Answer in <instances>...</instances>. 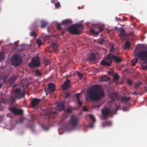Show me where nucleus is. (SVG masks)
Instances as JSON below:
<instances>
[{
    "mask_svg": "<svg viewBox=\"0 0 147 147\" xmlns=\"http://www.w3.org/2000/svg\"><path fill=\"white\" fill-rule=\"evenodd\" d=\"M17 123H18L21 124L23 123V120L22 119H21L19 121H18L17 122Z\"/></svg>",
    "mask_w": 147,
    "mask_h": 147,
    "instance_id": "obj_49",
    "label": "nucleus"
},
{
    "mask_svg": "<svg viewBox=\"0 0 147 147\" xmlns=\"http://www.w3.org/2000/svg\"><path fill=\"white\" fill-rule=\"evenodd\" d=\"M37 34L35 31H32L30 33V35L32 36H34L36 35Z\"/></svg>",
    "mask_w": 147,
    "mask_h": 147,
    "instance_id": "obj_37",
    "label": "nucleus"
},
{
    "mask_svg": "<svg viewBox=\"0 0 147 147\" xmlns=\"http://www.w3.org/2000/svg\"><path fill=\"white\" fill-rule=\"evenodd\" d=\"M88 98L90 100L97 101L105 96L102 87L98 84L91 86L87 90Z\"/></svg>",
    "mask_w": 147,
    "mask_h": 147,
    "instance_id": "obj_1",
    "label": "nucleus"
},
{
    "mask_svg": "<svg viewBox=\"0 0 147 147\" xmlns=\"http://www.w3.org/2000/svg\"><path fill=\"white\" fill-rule=\"evenodd\" d=\"M106 124L108 126H111L112 124V122L111 121H106Z\"/></svg>",
    "mask_w": 147,
    "mask_h": 147,
    "instance_id": "obj_43",
    "label": "nucleus"
},
{
    "mask_svg": "<svg viewBox=\"0 0 147 147\" xmlns=\"http://www.w3.org/2000/svg\"><path fill=\"white\" fill-rule=\"evenodd\" d=\"M102 125L103 127H105L106 125H105V123H102Z\"/></svg>",
    "mask_w": 147,
    "mask_h": 147,
    "instance_id": "obj_58",
    "label": "nucleus"
},
{
    "mask_svg": "<svg viewBox=\"0 0 147 147\" xmlns=\"http://www.w3.org/2000/svg\"><path fill=\"white\" fill-rule=\"evenodd\" d=\"M112 59L116 63H119L122 61V60L121 57L111 53Z\"/></svg>",
    "mask_w": 147,
    "mask_h": 147,
    "instance_id": "obj_16",
    "label": "nucleus"
},
{
    "mask_svg": "<svg viewBox=\"0 0 147 147\" xmlns=\"http://www.w3.org/2000/svg\"><path fill=\"white\" fill-rule=\"evenodd\" d=\"M16 94L15 96L17 99H20L25 96V94L21 92V90L20 88H16L15 90Z\"/></svg>",
    "mask_w": 147,
    "mask_h": 147,
    "instance_id": "obj_11",
    "label": "nucleus"
},
{
    "mask_svg": "<svg viewBox=\"0 0 147 147\" xmlns=\"http://www.w3.org/2000/svg\"><path fill=\"white\" fill-rule=\"evenodd\" d=\"M108 74L109 75H113V71H109L108 72Z\"/></svg>",
    "mask_w": 147,
    "mask_h": 147,
    "instance_id": "obj_50",
    "label": "nucleus"
},
{
    "mask_svg": "<svg viewBox=\"0 0 147 147\" xmlns=\"http://www.w3.org/2000/svg\"><path fill=\"white\" fill-rule=\"evenodd\" d=\"M93 123H90V124H89V127L91 128H93V127H94V125H93Z\"/></svg>",
    "mask_w": 147,
    "mask_h": 147,
    "instance_id": "obj_51",
    "label": "nucleus"
},
{
    "mask_svg": "<svg viewBox=\"0 0 147 147\" xmlns=\"http://www.w3.org/2000/svg\"><path fill=\"white\" fill-rule=\"evenodd\" d=\"M89 117L92 122L93 123H94L96 121V119L95 117L92 115H89Z\"/></svg>",
    "mask_w": 147,
    "mask_h": 147,
    "instance_id": "obj_28",
    "label": "nucleus"
},
{
    "mask_svg": "<svg viewBox=\"0 0 147 147\" xmlns=\"http://www.w3.org/2000/svg\"><path fill=\"white\" fill-rule=\"evenodd\" d=\"M137 62L138 59L137 58H135L133 59L131 61L132 65L133 66L135 65Z\"/></svg>",
    "mask_w": 147,
    "mask_h": 147,
    "instance_id": "obj_29",
    "label": "nucleus"
},
{
    "mask_svg": "<svg viewBox=\"0 0 147 147\" xmlns=\"http://www.w3.org/2000/svg\"><path fill=\"white\" fill-rule=\"evenodd\" d=\"M110 98L111 101L113 102H115L116 100L114 97H113L112 96H111L110 97Z\"/></svg>",
    "mask_w": 147,
    "mask_h": 147,
    "instance_id": "obj_40",
    "label": "nucleus"
},
{
    "mask_svg": "<svg viewBox=\"0 0 147 147\" xmlns=\"http://www.w3.org/2000/svg\"><path fill=\"white\" fill-rule=\"evenodd\" d=\"M130 99V97L122 96L121 98V100L122 102L126 103L127 102L129 101Z\"/></svg>",
    "mask_w": 147,
    "mask_h": 147,
    "instance_id": "obj_18",
    "label": "nucleus"
},
{
    "mask_svg": "<svg viewBox=\"0 0 147 147\" xmlns=\"http://www.w3.org/2000/svg\"><path fill=\"white\" fill-rule=\"evenodd\" d=\"M120 29L121 30L119 33V36L121 39L123 40H126L128 39L131 36V34L126 33L123 28H121Z\"/></svg>",
    "mask_w": 147,
    "mask_h": 147,
    "instance_id": "obj_6",
    "label": "nucleus"
},
{
    "mask_svg": "<svg viewBox=\"0 0 147 147\" xmlns=\"http://www.w3.org/2000/svg\"><path fill=\"white\" fill-rule=\"evenodd\" d=\"M127 82L130 86H131L132 84V81L129 79L127 80Z\"/></svg>",
    "mask_w": 147,
    "mask_h": 147,
    "instance_id": "obj_38",
    "label": "nucleus"
},
{
    "mask_svg": "<svg viewBox=\"0 0 147 147\" xmlns=\"http://www.w3.org/2000/svg\"><path fill=\"white\" fill-rule=\"evenodd\" d=\"M73 109L72 108H67L65 112L68 113H71L72 112Z\"/></svg>",
    "mask_w": 147,
    "mask_h": 147,
    "instance_id": "obj_32",
    "label": "nucleus"
},
{
    "mask_svg": "<svg viewBox=\"0 0 147 147\" xmlns=\"http://www.w3.org/2000/svg\"><path fill=\"white\" fill-rule=\"evenodd\" d=\"M82 25V24H72L67 28V29L72 34L79 35L83 30Z\"/></svg>",
    "mask_w": 147,
    "mask_h": 147,
    "instance_id": "obj_2",
    "label": "nucleus"
},
{
    "mask_svg": "<svg viewBox=\"0 0 147 147\" xmlns=\"http://www.w3.org/2000/svg\"><path fill=\"white\" fill-rule=\"evenodd\" d=\"M65 105V102L64 101L60 102L57 105L58 109L59 111H61L64 110Z\"/></svg>",
    "mask_w": 147,
    "mask_h": 147,
    "instance_id": "obj_14",
    "label": "nucleus"
},
{
    "mask_svg": "<svg viewBox=\"0 0 147 147\" xmlns=\"http://www.w3.org/2000/svg\"><path fill=\"white\" fill-rule=\"evenodd\" d=\"M115 107H116V109L115 110V112H116L118 110V107L117 104H116L115 105Z\"/></svg>",
    "mask_w": 147,
    "mask_h": 147,
    "instance_id": "obj_53",
    "label": "nucleus"
},
{
    "mask_svg": "<svg viewBox=\"0 0 147 147\" xmlns=\"http://www.w3.org/2000/svg\"><path fill=\"white\" fill-rule=\"evenodd\" d=\"M47 88H45V90L46 92L49 94H51L54 92L56 87L55 85L53 83H49L47 86Z\"/></svg>",
    "mask_w": 147,
    "mask_h": 147,
    "instance_id": "obj_8",
    "label": "nucleus"
},
{
    "mask_svg": "<svg viewBox=\"0 0 147 147\" xmlns=\"http://www.w3.org/2000/svg\"><path fill=\"white\" fill-rule=\"evenodd\" d=\"M17 79V77L14 76H13L10 77L8 80V82L10 84H12Z\"/></svg>",
    "mask_w": 147,
    "mask_h": 147,
    "instance_id": "obj_19",
    "label": "nucleus"
},
{
    "mask_svg": "<svg viewBox=\"0 0 147 147\" xmlns=\"http://www.w3.org/2000/svg\"><path fill=\"white\" fill-rule=\"evenodd\" d=\"M57 29L58 30H61V25L59 24L58 23L57 25Z\"/></svg>",
    "mask_w": 147,
    "mask_h": 147,
    "instance_id": "obj_48",
    "label": "nucleus"
},
{
    "mask_svg": "<svg viewBox=\"0 0 147 147\" xmlns=\"http://www.w3.org/2000/svg\"><path fill=\"white\" fill-rule=\"evenodd\" d=\"M11 62L12 65L16 67L20 65L22 63V60L19 54H14L11 57Z\"/></svg>",
    "mask_w": 147,
    "mask_h": 147,
    "instance_id": "obj_4",
    "label": "nucleus"
},
{
    "mask_svg": "<svg viewBox=\"0 0 147 147\" xmlns=\"http://www.w3.org/2000/svg\"><path fill=\"white\" fill-rule=\"evenodd\" d=\"M115 49L114 45H113L112 44L110 47L109 51L110 52H113Z\"/></svg>",
    "mask_w": 147,
    "mask_h": 147,
    "instance_id": "obj_34",
    "label": "nucleus"
},
{
    "mask_svg": "<svg viewBox=\"0 0 147 147\" xmlns=\"http://www.w3.org/2000/svg\"><path fill=\"white\" fill-rule=\"evenodd\" d=\"M113 77L114 80V82H116L118 80L119 78V76L117 73H115L113 75Z\"/></svg>",
    "mask_w": 147,
    "mask_h": 147,
    "instance_id": "obj_23",
    "label": "nucleus"
},
{
    "mask_svg": "<svg viewBox=\"0 0 147 147\" xmlns=\"http://www.w3.org/2000/svg\"><path fill=\"white\" fill-rule=\"evenodd\" d=\"M83 110L85 111H88V109L87 108L85 107H84L83 109Z\"/></svg>",
    "mask_w": 147,
    "mask_h": 147,
    "instance_id": "obj_55",
    "label": "nucleus"
},
{
    "mask_svg": "<svg viewBox=\"0 0 147 147\" xmlns=\"http://www.w3.org/2000/svg\"><path fill=\"white\" fill-rule=\"evenodd\" d=\"M36 74L38 76H40L41 75V73L39 70H36Z\"/></svg>",
    "mask_w": 147,
    "mask_h": 147,
    "instance_id": "obj_46",
    "label": "nucleus"
},
{
    "mask_svg": "<svg viewBox=\"0 0 147 147\" xmlns=\"http://www.w3.org/2000/svg\"><path fill=\"white\" fill-rule=\"evenodd\" d=\"M10 111L15 115H21L23 113V111L21 109H18L16 108L13 107L10 109Z\"/></svg>",
    "mask_w": 147,
    "mask_h": 147,
    "instance_id": "obj_13",
    "label": "nucleus"
},
{
    "mask_svg": "<svg viewBox=\"0 0 147 147\" xmlns=\"http://www.w3.org/2000/svg\"><path fill=\"white\" fill-rule=\"evenodd\" d=\"M96 59V55L93 53H91L87 58V61L90 62H92Z\"/></svg>",
    "mask_w": 147,
    "mask_h": 147,
    "instance_id": "obj_17",
    "label": "nucleus"
},
{
    "mask_svg": "<svg viewBox=\"0 0 147 147\" xmlns=\"http://www.w3.org/2000/svg\"><path fill=\"white\" fill-rule=\"evenodd\" d=\"M143 62L141 65V67L143 69H144L147 67V62L146 61Z\"/></svg>",
    "mask_w": 147,
    "mask_h": 147,
    "instance_id": "obj_26",
    "label": "nucleus"
},
{
    "mask_svg": "<svg viewBox=\"0 0 147 147\" xmlns=\"http://www.w3.org/2000/svg\"><path fill=\"white\" fill-rule=\"evenodd\" d=\"M77 74L78 76L80 79H81L83 76V74H81L79 71L77 72Z\"/></svg>",
    "mask_w": 147,
    "mask_h": 147,
    "instance_id": "obj_39",
    "label": "nucleus"
},
{
    "mask_svg": "<svg viewBox=\"0 0 147 147\" xmlns=\"http://www.w3.org/2000/svg\"><path fill=\"white\" fill-rule=\"evenodd\" d=\"M51 46L54 50H57L58 49V45L56 43H53L51 45Z\"/></svg>",
    "mask_w": 147,
    "mask_h": 147,
    "instance_id": "obj_30",
    "label": "nucleus"
},
{
    "mask_svg": "<svg viewBox=\"0 0 147 147\" xmlns=\"http://www.w3.org/2000/svg\"><path fill=\"white\" fill-rule=\"evenodd\" d=\"M75 95L77 100L80 99V97L81 95V94L80 93H77Z\"/></svg>",
    "mask_w": 147,
    "mask_h": 147,
    "instance_id": "obj_41",
    "label": "nucleus"
},
{
    "mask_svg": "<svg viewBox=\"0 0 147 147\" xmlns=\"http://www.w3.org/2000/svg\"><path fill=\"white\" fill-rule=\"evenodd\" d=\"M131 46V44L129 42L127 41L125 42L124 45V49H129Z\"/></svg>",
    "mask_w": 147,
    "mask_h": 147,
    "instance_id": "obj_21",
    "label": "nucleus"
},
{
    "mask_svg": "<svg viewBox=\"0 0 147 147\" xmlns=\"http://www.w3.org/2000/svg\"><path fill=\"white\" fill-rule=\"evenodd\" d=\"M70 93L69 92H66L65 93V98H68L70 95Z\"/></svg>",
    "mask_w": 147,
    "mask_h": 147,
    "instance_id": "obj_42",
    "label": "nucleus"
},
{
    "mask_svg": "<svg viewBox=\"0 0 147 147\" xmlns=\"http://www.w3.org/2000/svg\"><path fill=\"white\" fill-rule=\"evenodd\" d=\"M115 96L116 97V98H117V93H115Z\"/></svg>",
    "mask_w": 147,
    "mask_h": 147,
    "instance_id": "obj_59",
    "label": "nucleus"
},
{
    "mask_svg": "<svg viewBox=\"0 0 147 147\" xmlns=\"http://www.w3.org/2000/svg\"><path fill=\"white\" fill-rule=\"evenodd\" d=\"M70 82V80L67 79L64 84L61 85V88L62 89L65 90L67 89L69 87H70L69 84Z\"/></svg>",
    "mask_w": 147,
    "mask_h": 147,
    "instance_id": "obj_15",
    "label": "nucleus"
},
{
    "mask_svg": "<svg viewBox=\"0 0 147 147\" xmlns=\"http://www.w3.org/2000/svg\"><path fill=\"white\" fill-rule=\"evenodd\" d=\"M41 102L40 99L34 98L31 100V105L32 107L34 108L40 103Z\"/></svg>",
    "mask_w": 147,
    "mask_h": 147,
    "instance_id": "obj_12",
    "label": "nucleus"
},
{
    "mask_svg": "<svg viewBox=\"0 0 147 147\" xmlns=\"http://www.w3.org/2000/svg\"><path fill=\"white\" fill-rule=\"evenodd\" d=\"M65 72V71L64 70H62L61 71V73H64V72Z\"/></svg>",
    "mask_w": 147,
    "mask_h": 147,
    "instance_id": "obj_60",
    "label": "nucleus"
},
{
    "mask_svg": "<svg viewBox=\"0 0 147 147\" xmlns=\"http://www.w3.org/2000/svg\"><path fill=\"white\" fill-rule=\"evenodd\" d=\"M60 4L59 2L57 3H56L55 4V7L56 8H58L60 7Z\"/></svg>",
    "mask_w": 147,
    "mask_h": 147,
    "instance_id": "obj_44",
    "label": "nucleus"
},
{
    "mask_svg": "<svg viewBox=\"0 0 147 147\" xmlns=\"http://www.w3.org/2000/svg\"><path fill=\"white\" fill-rule=\"evenodd\" d=\"M132 94L133 95H136V92H134L133 93H132Z\"/></svg>",
    "mask_w": 147,
    "mask_h": 147,
    "instance_id": "obj_64",
    "label": "nucleus"
},
{
    "mask_svg": "<svg viewBox=\"0 0 147 147\" xmlns=\"http://www.w3.org/2000/svg\"><path fill=\"white\" fill-rule=\"evenodd\" d=\"M113 63L111 53H110L104 57L100 62V65L103 66H111Z\"/></svg>",
    "mask_w": 147,
    "mask_h": 147,
    "instance_id": "obj_3",
    "label": "nucleus"
},
{
    "mask_svg": "<svg viewBox=\"0 0 147 147\" xmlns=\"http://www.w3.org/2000/svg\"><path fill=\"white\" fill-rule=\"evenodd\" d=\"M50 63V61L49 60H47L45 62V64L46 66H47L49 65Z\"/></svg>",
    "mask_w": 147,
    "mask_h": 147,
    "instance_id": "obj_47",
    "label": "nucleus"
},
{
    "mask_svg": "<svg viewBox=\"0 0 147 147\" xmlns=\"http://www.w3.org/2000/svg\"><path fill=\"white\" fill-rule=\"evenodd\" d=\"M42 127L45 130H47L48 129V128L47 127H46L45 126H43Z\"/></svg>",
    "mask_w": 147,
    "mask_h": 147,
    "instance_id": "obj_56",
    "label": "nucleus"
},
{
    "mask_svg": "<svg viewBox=\"0 0 147 147\" xmlns=\"http://www.w3.org/2000/svg\"><path fill=\"white\" fill-rule=\"evenodd\" d=\"M5 58L4 54L3 53H0V58L1 60H3Z\"/></svg>",
    "mask_w": 147,
    "mask_h": 147,
    "instance_id": "obj_36",
    "label": "nucleus"
},
{
    "mask_svg": "<svg viewBox=\"0 0 147 147\" xmlns=\"http://www.w3.org/2000/svg\"><path fill=\"white\" fill-rule=\"evenodd\" d=\"M36 42L37 43L38 46L40 47L42 44V42L40 39H38L36 40Z\"/></svg>",
    "mask_w": 147,
    "mask_h": 147,
    "instance_id": "obj_35",
    "label": "nucleus"
},
{
    "mask_svg": "<svg viewBox=\"0 0 147 147\" xmlns=\"http://www.w3.org/2000/svg\"><path fill=\"white\" fill-rule=\"evenodd\" d=\"M55 1L54 0H52L51 1V2L53 3H55Z\"/></svg>",
    "mask_w": 147,
    "mask_h": 147,
    "instance_id": "obj_62",
    "label": "nucleus"
},
{
    "mask_svg": "<svg viewBox=\"0 0 147 147\" xmlns=\"http://www.w3.org/2000/svg\"><path fill=\"white\" fill-rule=\"evenodd\" d=\"M41 26L40 28H45L48 24V22L46 21L42 20L40 21Z\"/></svg>",
    "mask_w": 147,
    "mask_h": 147,
    "instance_id": "obj_20",
    "label": "nucleus"
},
{
    "mask_svg": "<svg viewBox=\"0 0 147 147\" xmlns=\"http://www.w3.org/2000/svg\"><path fill=\"white\" fill-rule=\"evenodd\" d=\"M98 29L99 30V32L100 31L101 32L102 31L104 30L103 28L102 27H99L98 28Z\"/></svg>",
    "mask_w": 147,
    "mask_h": 147,
    "instance_id": "obj_52",
    "label": "nucleus"
},
{
    "mask_svg": "<svg viewBox=\"0 0 147 147\" xmlns=\"http://www.w3.org/2000/svg\"><path fill=\"white\" fill-rule=\"evenodd\" d=\"M101 106V105L100 104L97 105H95L96 107H99Z\"/></svg>",
    "mask_w": 147,
    "mask_h": 147,
    "instance_id": "obj_57",
    "label": "nucleus"
},
{
    "mask_svg": "<svg viewBox=\"0 0 147 147\" xmlns=\"http://www.w3.org/2000/svg\"><path fill=\"white\" fill-rule=\"evenodd\" d=\"M17 99L16 96H11L9 98V100L10 102L13 104L15 101L16 99Z\"/></svg>",
    "mask_w": 147,
    "mask_h": 147,
    "instance_id": "obj_22",
    "label": "nucleus"
},
{
    "mask_svg": "<svg viewBox=\"0 0 147 147\" xmlns=\"http://www.w3.org/2000/svg\"><path fill=\"white\" fill-rule=\"evenodd\" d=\"M28 127L30 129H32L34 127V125H29Z\"/></svg>",
    "mask_w": 147,
    "mask_h": 147,
    "instance_id": "obj_54",
    "label": "nucleus"
},
{
    "mask_svg": "<svg viewBox=\"0 0 147 147\" xmlns=\"http://www.w3.org/2000/svg\"><path fill=\"white\" fill-rule=\"evenodd\" d=\"M104 41V40L103 38L99 39L98 40L97 43L99 44L102 45Z\"/></svg>",
    "mask_w": 147,
    "mask_h": 147,
    "instance_id": "obj_33",
    "label": "nucleus"
},
{
    "mask_svg": "<svg viewBox=\"0 0 147 147\" xmlns=\"http://www.w3.org/2000/svg\"><path fill=\"white\" fill-rule=\"evenodd\" d=\"M71 21L69 20H65L61 22V24L65 25L68 23H71Z\"/></svg>",
    "mask_w": 147,
    "mask_h": 147,
    "instance_id": "obj_27",
    "label": "nucleus"
},
{
    "mask_svg": "<svg viewBox=\"0 0 147 147\" xmlns=\"http://www.w3.org/2000/svg\"><path fill=\"white\" fill-rule=\"evenodd\" d=\"M79 118L75 116H71L70 120V122L71 124L74 127H76L79 122Z\"/></svg>",
    "mask_w": 147,
    "mask_h": 147,
    "instance_id": "obj_10",
    "label": "nucleus"
},
{
    "mask_svg": "<svg viewBox=\"0 0 147 147\" xmlns=\"http://www.w3.org/2000/svg\"><path fill=\"white\" fill-rule=\"evenodd\" d=\"M102 114L103 116L104 119H107L109 115L111 116L113 115L114 113L111 112L110 109L107 108H104L101 110Z\"/></svg>",
    "mask_w": 147,
    "mask_h": 147,
    "instance_id": "obj_7",
    "label": "nucleus"
},
{
    "mask_svg": "<svg viewBox=\"0 0 147 147\" xmlns=\"http://www.w3.org/2000/svg\"><path fill=\"white\" fill-rule=\"evenodd\" d=\"M40 58L38 57H33L31 59V62L29 63L28 65L31 68H34L39 67L40 65Z\"/></svg>",
    "mask_w": 147,
    "mask_h": 147,
    "instance_id": "obj_5",
    "label": "nucleus"
},
{
    "mask_svg": "<svg viewBox=\"0 0 147 147\" xmlns=\"http://www.w3.org/2000/svg\"><path fill=\"white\" fill-rule=\"evenodd\" d=\"M108 79V76L105 75H103L100 78V80L102 81H106Z\"/></svg>",
    "mask_w": 147,
    "mask_h": 147,
    "instance_id": "obj_25",
    "label": "nucleus"
},
{
    "mask_svg": "<svg viewBox=\"0 0 147 147\" xmlns=\"http://www.w3.org/2000/svg\"><path fill=\"white\" fill-rule=\"evenodd\" d=\"M78 101V103L79 107H80L82 105V102L80 100V99L77 100Z\"/></svg>",
    "mask_w": 147,
    "mask_h": 147,
    "instance_id": "obj_45",
    "label": "nucleus"
},
{
    "mask_svg": "<svg viewBox=\"0 0 147 147\" xmlns=\"http://www.w3.org/2000/svg\"><path fill=\"white\" fill-rule=\"evenodd\" d=\"M47 31H48V32L49 33V32H50V31H49V28L48 27L47 28Z\"/></svg>",
    "mask_w": 147,
    "mask_h": 147,
    "instance_id": "obj_63",
    "label": "nucleus"
},
{
    "mask_svg": "<svg viewBox=\"0 0 147 147\" xmlns=\"http://www.w3.org/2000/svg\"><path fill=\"white\" fill-rule=\"evenodd\" d=\"M113 30V29H112L111 30H109V29H108V30H107V32L108 33H109V31H112Z\"/></svg>",
    "mask_w": 147,
    "mask_h": 147,
    "instance_id": "obj_61",
    "label": "nucleus"
},
{
    "mask_svg": "<svg viewBox=\"0 0 147 147\" xmlns=\"http://www.w3.org/2000/svg\"><path fill=\"white\" fill-rule=\"evenodd\" d=\"M138 57L139 59L143 61L147 60V51L145 50L141 51L138 54Z\"/></svg>",
    "mask_w": 147,
    "mask_h": 147,
    "instance_id": "obj_9",
    "label": "nucleus"
},
{
    "mask_svg": "<svg viewBox=\"0 0 147 147\" xmlns=\"http://www.w3.org/2000/svg\"><path fill=\"white\" fill-rule=\"evenodd\" d=\"M90 31L92 33H93L94 34H95L96 35H97L99 33V31H97L96 32L95 30L93 29H90Z\"/></svg>",
    "mask_w": 147,
    "mask_h": 147,
    "instance_id": "obj_31",
    "label": "nucleus"
},
{
    "mask_svg": "<svg viewBox=\"0 0 147 147\" xmlns=\"http://www.w3.org/2000/svg\"><path fill=\"white\" fill-rule=\"evenodd\" d=\"M142 84V83L141 82L138 81L135 83V86H134V88L136 89H137Z\"/></svg>",
    "mask_w": 147,
    "mask_h": 147,
    "instance_id": "obj_24",
    "label": "nucleus"
}]
</instances>
